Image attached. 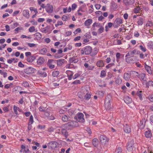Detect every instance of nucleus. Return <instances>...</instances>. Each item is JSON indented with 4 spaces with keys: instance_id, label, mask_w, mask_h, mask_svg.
<instances>
[{
    "instance_id": "obj_36",
    "label": "nucleus",
    "mask_w": 153,
    "mask_h": 153,
    "mask_svg": "<svg viewBox=\"0 0 153 153\" xmlns=\"http://www.w3.org/2000/svg\"><path fill=\"white\" fill-rule=\"evenodd\" d=\"M115 82L117 84L119 85L121 83L122 80L119 76H118L117 78H115Z\"/></svg>"
},
{
    "instance_id": "obj_16",
    "label": "nucleus",
    "mask_w": 153,
    "mask_h": 153,
    "mask_svg": "<svg viewBox=\"0 0 153 153\" xmlns=\"http://www.w3.org/2000/svg\"><path fill=\"white\" fill-rule=\"evenodd\" d=\"M74 123H76V122L71 121L68 123L67 124L65 125L64 126L65 127H66V129H69L73 127Z\"/></svg>"
},
{
    "instance_id": "obj_63",
    "label": "nucleus",
    "mask_w": 153,
    "mask_h": 153,
    "mask_svg": "<svg viewBox=\"0 0 153 153\" xmlns=\"http://www.w3.org/2000/svg\"><path fill=\"white\" fill-rule=\"evenodd\" d=\"M95 7L97 10H99L101 7V5L99 4H97L95 5Z\"/></svg>"
},
{
    "instance_id": "obj_55",
    "label": "nucleus",
    "mask_w": 153,
    "mask_h": 153,
    "mask_svg": "<svg viewBox=\"0 0 153 153\" xmlns=\"http://www.w3.org/2000/svg\"><path fill=\"white\" fill-rule=\"evenodd\" d=\"M139 47H140V49L143 51L144 52H145L146 51V49L145 47H144L142 45H140L139 46Z\"/></svg>"
},
{
    "instance_id": "obj_46",
    "label": "nucleus",
    "mask_w": 153,
    "mask_h": 153,
    "mask_svg": "<svg viewBox=\"0 0 153 153\" xmlns=\"http://www.w3.org/2000/svg\"><path fill=\"white\" fill-rule=\"evenodd\" d=\"M147 46L149 48H153V44L152 42L151 41L149 42L147 44Z\"/></svg>"
},
{
    "instance_id": "obj_50",
    "label": "nucleus",
    "mask_w": 153,
    "mask_h": 153,
    "mask_svg": "<svg viewBox=\"0 0 153 153\" xmlns=\"http://www.w3.org/2000/svg\"><path fill=\"white\" fill-rule=\"evenodd\" d=\"M35 28L34 26H31L30 27L29 29V31L30 32H33L35 31Z\"/></svg>"
},
{
    "instance_id": "obj_8",
    "label": "nucleus",
    "mask_w": 153,
    "mask_h": 153,
    "mask_svg": "<svg viewBox=\"0 0 153 153\" xmlns=\"http://www.w3.org/2000/svg\"><path fill=\"white\" fill-rule=\"evenodd\" d=\"M58 143L56 141H51L48 143V146L52 149H54L57 147Z\"/></svg>"
},
{
    "instance_id": "obj_37",
    "label": "nucleus",
    "mask_w": 153,
    "mask_h": 153,
    "mask_svg": "<svg viewBox=\"0 0 153 153\" xmlns=\"http://www.w3.org/2000/svg\"><path fill=\"white\" fill-rule=\"evenodd\" d=\"M142 91H138L136 93V95L138 96L141 100H142Z\"/></svg>"
},
{
    "instance_id": "obj_64",
    "label": "nucleus",
    "mask_w": 153,
    "mask_h": 153,
    "mask_svg": "<svg viewBox=\"0 0 153 153\" xmlns=\"http://www.w3.org/2000/svg\"><path fill=\"white\" fill-rule=\"evenodd\" d=\"M77 7L76 5L75 4H72L71 6V9L72 10H74Z\"/></svg>"
},
{
    "instance_id": "obj_32",
    "label": "nucleus",
    "mask_w": 153,
    "mask_h": 153,
    "mask_svg": "<svg viewBox=\"0 0 153 153\" xmlns=\"http://www.w3.org/2000/svg\"><path fill=\"white\" fill-rule=\"evenodd\" d=\"M145 68L146 70L149 74H152V71L151 70V68L150 66L146 65H145Z\"/></svg>"
},
{
    "instance_id": "obj_28",
    "label": "nucleus",
    "mask_w": 153,
    "mask_h": 153,
    "mask_svg": "<svg viewBox=\"0 0 153 153\" xmlns=\"http://www.w3.org/2000/svg\"><path fill=\"white\" fill-rule=\"evenodd\" d=\"M65 60L64 59H60L56 60L57 65L60 66L62 65L64 62Z\"/></svg>"
},
{
    "instance_id": "obj_17",
    "label": "nucleus",
    "mask_w": 153,
    "mask_h": 153,
    "mask_svg": "<svg viewBox=\"0 0 153 153\" xmlns=\"http://www.w3.org/2000/svg\"><path fill=\"white\" fill-rule=\"evenodd\" d=\"M22 15L24 16L27 19L29 18L30 16L29 11L27 10H23L22 11Z\"/></svg>"
},
{
    "instance_id": "obj_59",
    "label": "nucleus",
    "mask_w": 153,
    "mask_h": 153,
    "mask_svg": "<svg viewBox=\"0 0 153 153\" xmlns=\"http://www.w3.org/2000/svg\"><path fill=\"white\" fill-rule=\"evenodd\" d=\"M27 45L30 47H33L36 46V44L34 43H28Z\"/></svg>"
},
{
    "instance_id": "obj_22",
    "label": "nucleus",
    "mask_w": 153,
    "mask_h": 153,
    "mask_svg": "<svg viewBox=\"0 0 153 153\" xmlns=\"http://www.w3.org/2000/svg\"><path fill=\"white\" fill-rule=\"evenodd\" d=\"M36 59V57L34 56H31L27 57V61L29 62H32Z\"/></svg>"
},
{
    "instance_id": "obj_27",
    "label": "nucleus",
    "mask_w": 153,
    "mask_h": 153,
    "mask_svg": "<svg viewBox=\"0 0 153 153\" xmlns=\"http://www.w3.org/2000/svg\"><path fill=\"white\" fill-rule=\"evenodd\" d=\"M92 144L95 147H97L99 143V140H98L96 138H94L92 140Z\"/></svg>"
},
{
    "instance_id": "obj_9",
    "label": "nucleus",
    "mask_w": 153,
    "mask_h": 153,
    "mask_svg": "<svg viewBox=\"0 0 153 153\" xmlns=\"http://www.w3.org/2000/svg\"><path fill=\"white\" fill-rule=\"evenodd\" d=\"M123 2L126 6H129L133 4L135 2L134 0H123Z\"/></svg>"
},
{
    "instance_id": "obj_19",
    "label": "nucleus",
    "mask_w": 153,
    "mask_h": 153,
    "mask_svg": "<svg viewBox=\"0 0 153 153\" xmlns=\"http://www.w3.org/2000/svg\"><path fill=\"white\" fill-rule=\"evenodd\" d=\"M92 22V20L91 19H88L85 21L84 22V25L87 28L89 27L90 26Z\"/></svg>"
},
{
    "instance_id": "obj_33",
    "label": "nucleus",
    "mask_w": 153,
    "mask_h": 153,
    "mask_svg": "<svg viewBox=\"0 0 153 153\" xmlns=\"http://www.w3.org/2000/svg\"><path fill=\"white\" fill-rule=\"evenodd\" d=\"M47 51V49L46 48H44L41 49L39 51V52L41 54H45Z\"/></svg>"
},
{
    "instance_id": "obj_52",
    "label": "nucleus",
    "mask_w": 153,
    "mask_h": 153,
    "mask_svg": "<svg viewBox=\"0 0 153 153\" xmlns=\"http://www.w3.org/2000/svg\"><path fill=\"white\" fill-rule=\"evenodd\" d=\"M106 76V73L105 71L103 70L101 71L100 74V77H105Z\"/></svg>"
},
{
    "instance_id": "obj_34",
    "label": "nucleus",
    "mask_w": 153,
    "mask_h": 153,
    "mask_svg": "<svg viewBox=\"0 0 153 153\" xmlns=\"http://www.w3.org/2000/svg\"><path fill=\"white\" fill-rule=\"evenodd\" d=\"M84 66L85 68H87L89 70H92L94 68L93 66L89 65L88 63H86L84 64Z\"/></svg>"
},
{
    "instance_id": "obj_61",
    "label": "nucleus",
    "mask_w": 153,
    "mask_h": 153,
    "mask_svg": "<svg viewBox=\"0 0 153 153\" xmlns=\"http://www.w3.org/2000/svg\"><path fill=\"white\" fill-rule=\"evenodd\" d=\"M62 20L64 21H66L68 19V17L65 15H63L62 17Z\"/></svg>"
},
{
    "instance_id": "obj_23",
    "label": "nucleus",
    "mask_w": 153,
    "mask_h": 153,
    "mask_svg": "<svg viewBox=\"0 0 153 153\" xmlns=\"http://www.w3.org/2000/svg\"><path fill=\"white\" fill-rule=\"evenodd\" d=\"M45 60L43 57H40L37 60V62L38 65H42L43 64Z\"/></svg>"
},
{
    "instance_id": "obj_48",
    "label": "nucleus",
    "mask_w": 153,
    "mask_h": 153,
    "mask_svg": "<svg viewBox=\"0 0 153 153\" xmlns=\"http://www.w3.org/2000/svg\"><path fill=\"white\" fill-rule=\"evenodd\" d=\"M122 149L121 147H119L115 150V153H122Z\"/></svg>"
},
{
    "instance_id": "obj_62",
    "label": "nucleus",
    "mask_w": 153,
    "mask_h": 153,
    "mask_svg": "<svg viewBox=\"0 0 153 153\" xmlns=\"http://www.w3.org/2000/svg\"><path fill=\"white\" fill-rule=\"evenodd\" d=\"M12 85V83H10V84H7L5 85L4 87L5 88L8 89Z\"/></svg>"
},
{
    "instance_id": "obj_6",
    "label": "nucleus",
    "mask_w": 153,
    "mask_h": 153,
    "mask_svg": "<svg viewBox=\"0 0 153 153\" xmlns=\"http://www.w3.org/2000/svg\"><path fill=\"white\" fill-rule=\"evenodd\" d=\"M123 23V20L120 18H117L115 20L113 24V26L115 28H117L120 26V24Z\"/></svg>"
},
{
    "instance_id": "obj_38",
    "label": "nucleus",
    "mask_w": 153,
    "mask_h": 153,
    "mask_svg": "<svg viewBox=\"0 0 153 153\" xmlns=\"http://www.w3.org/2000/svg\"><path fill=\"white\" fill-rule=\"evenodd\" d=\"M145 135L147 138H150L152 136V134L150 131H148L145 132Z\"/></svg>"
},
{
    "instance_id": "obj_43",
    "label": "nucleus",
    "mask_w": 153,
    "mask_h": 153,
    "mask_svg": "<svg viewBox=\"0 0 153 153\" xmlns=\"http://www.w3.org/2000/svg\"><path fill=\"white\" fill-rule=\"evenodd\" d=\"M59 74V72L58 71H53L52 73V75L53 77L57 76Z\"/></svg>"
},
{
    "instance_id": "obj_3",
    "label": "nucleus",
    "mask_w": 153,
    "mask_h": 153,
    "mask_svg": "<svg viewBox=\"0 0 153 153\" xmlns=\"http://www.w3.org/2000/svg\"><path fill=\"white\" fill-rule=\"evenodd\" d=\"M88 89H87L84 87H82L81 88L80 92L78 93V95L80 98H82L88 92Z\"/></svg>"
},
{
    "instance_id": "obj_10",
    "label": "nucleus",
    "mask_w": 153,
    "mask_h": 153,
    "mask_svg": "<svg viewBox=\"0 0 153 153\" xmlns=\"http://www.w3.org/2000/svg\"><path fill=\"white\" fill-rule=\"evenodd\" d=\"M35 69L31 67H29L24 70V72L27 74H29L34 72Z\"/></svg>"
},
{
    "instance_id": "obj_39",
    "label": "nucleus",
    "mask_w": 153,
    "mask_h": 153,
    "mask_svg": "<svg viewBox=\"0 0 153 153\" xmlns=\"http://www.w3.org/2000/svg\"><path fill=\"white\" fill-rule=\"evenodd\" d=\"M141 9V8L140 7L137 6L134 9V12L136 13H138Z\"/></svg>"
},
{
    "instance_id": "obj_2",
    "label": "nucleus",
    "mask_w": 153,
    "mask_h": 153,
    "mask_svg": "<svg viewBox=\"0 0 153 153\" xmlns=\"http://www.w3.org/2000/svg\"><path fill=\"white\" fill-rule=\"evenodd\" d=\"M111 98L110 96H107L105 101V106L106 109H109L111 108Z\"/></svg>"
},
{
    "instance_id": "obj_41",
    "label": "nucleus",
    "mask_w": 153,
    "mask_h": 153,
    "mask_svg": "<svg viewBox=\"0 0 153 153\" xmlns=\"http://www.w3.org/2000/svg\"><path fill=\"white\" fill-rule=\"evenodd\" d=\"M35 36L37 39H39L42 37L41 34L39 33H37L34 34Z\"/></svg>"
},
{
    "instance_id": "obj_42",
    "label": "nucleus",
    "mask_w": 153,
    "mask_h": 153,
    "mask_svg": "<svg viewBox=\"0 0 153 153\" xmlns=\"http://www.w3.org/2000/svg\"><path fill=\"white\" fill-rule=\"evenodd\" d=\"M143 22H144L143 19L141 18H140L137 23L139 25H141L143 23Z\"/></svg>"
},
{
    "instance_id": "obj_53",
    "label": "nucleus",
    "mask_w": 153,
    "mask_h": 153,
    "mask_svg": "<svg viewBox=\"0 0 153 153\" xmlns=\"http://www.w3.org/2000/svg\"><path fill=\"white\" fill-rule=\"evenodd\" d=\"M97 92L101 97H102L104 94V92L102 91H98Z\"/></svg>"
},
{
    "instance_id": "obj_31",
    "label": "nucleus",
    "mask_w": 153,
    "mask_h": 153,
    "mask_svg": "<svg viewBox=\"0 0 153 153\" xmlns=\"http://www.w3.org/2000/svg\"><path fill=\"white\" fill-rule=\"evenodd\" d=\"M102 26V25H100V23L95 22L93 23L92 25L93 30H95V27H96L99 28L100 27V26Z\"/></svg>"
},
{
    "instance_id": "obj_51",
    "label": "nucleus",
    "mask_w": 153,
    "mask_h": 153,
    "mask_svg": "<svg viewBox=\"0 0 153 153\" xmlns=\"http://www.w3.org/2000/svg\"><path fill=\"white\" fill-rule=\"evenodd\" d=\"M153 25V24L152 22L151 21H148L146 24V27L147 26H149V27H151Z\"/></svg>"
},
{
    "instance_id": "obj_18",
    "label": "nucleus",
    "mask_w": 153,
    "mask_h": 153,
    "mask_svg": "<svg viewBox=\"0 0 153 153\" xmlns=\"http://www.w3.org/2000/svg\"><path fill=\"white\" fill-rule=\"evenodd\" d=\"M124 130L126 133H129L131 132V129L129 125L126 124L124 126Z\"/></svg>"
},
{
    "instance_id": "obj_29",
    "label": "nucleus",
    "mask_w": 153,
    "mask_h": 153,
    "mask_svg": "<svg viewBox=\"0 0 153 153\" xmlns=\"http://www.w3.org/2000/svg\"><path fill=\"white\" fill-rule=\"evenodd\" d=\"M18 61V59L15 58H12L10 59L7 60V62L9 64H11L12 62H13L16 63Z\"/></svg>"
},
{
    "instance_id": "obj_7",
    "label": "nucleus",
    "mask_w": 153,
    "mask_h": 153,
    "mask_svg": "<svg viewBox=\"0 0 153 153\" xmlns=\"http://www.w3.org/2000/svg\"><path fill=\"white\" fill-rule=\"evenodd\" d=\"M46 11L48 13H51L53 12V6L50 4H47L46 6Z\"/></svg>"
},
{
    "instance_id": "obj_5",
    "label": "nucleus",
    "mask_w": 153,
    "mask_h": 153,
    "mask_svg": "<svg viewBox=\"0 0 153 153\" xmlns=\"http://www.w3.org/2000/svg\"><path fill=\"white\" fill-rule=\"evenodd\" d=\"M56 63V61L53 59H49L48 60L47 65L49 68L52 69L55 67V64Z\"/></svg>"
},
{
    "instance_id": "obj_13",
    "label": "nucleus",
    "mask_w": 153,
    "mask_h": 153,
    "mask_svg": "<svg viewBox=\"0 0 153 153\" xmlns=\"http://www.w3.org/2000/svg\"><path fill=\"white\" fill-rule=\"evenodd\" d=\"M84 51L85 55H89L91 53L92 51V48L90 46H86L84 48Z\"/></svg>"
},
{
    "instance_id": "obj_26",
    "label": "nucleus",
    "mask_w": 153,
    "mask_h": 153,
    "mask_svg": "<svg viewBox=\"0 0 153 153\" xmlns=\"http://www.w3.org/2000/svg\"><path fill=\"white\" fill-rule=\"evenodd\" d=\"M70 117L66 115H63L62 117V120L64 122H67L70 120Z\"/></svg>"
},
{
    "instance_id": "obj_57",
    "label": "nucleus",
    "mask_w": 153,
    "mask_h": 153,
    "mask_svg": "<svg viewBox=\"0 0 153 153\" xmlns=\"http://www.w3.org/2000/svg\"><path fill=\"white\" fill-rule=\"evenodd\" d=\"M149 100L152 102H153V94L149 95L148 97Z\"/></svg>"
},
{
    "instance_id": "obj_1",
    "label": "nucleus",
    "mask_w": 153,
    "mask_h": 153,
    "mask_svg": "<svg viewBox=\"0 0 153 153\" xmlns=\"http://www.w3.org/2000/svg\"><path fill=\"white\" fill-rule=\"evenodd\" d=\"M59 127L61 128V129H57L56 130L57 133L62 134L66 137H67L68 135V133L67 131V129H66V127H65V126L63 125H62Z\"/></svg>"
},
{
    "instance_id": "obj_35",
    "label": "nucleus",
    "mask_w": 153,
    "mask_h": 153,
    "mask_svg": "<svg viewBox=\"0 0 153 153\" xmlns=\"http://www.w3.org/2000/svg\"><path fill=\"white\" fill-rule=\"evenodd\" d=\"M139 77H140L143 81H146V74L144 73H141L140 75V76H139Z\"/></svg>"
},
{
    "instance_id": "obj_45",
    "label": "nucleus",
    "mask_w": 153,
    "mask_h": 153,
    "mask_svg": "<svg viewBox=\"0 0 153 153\" xmlns=\"http://www.w3.org/2000/svg\"><path fill=\"white\" fill-rule=\"evenodd\" d=\"M104 30V28L102 26H100V27H99V29L98 30L97 32L99 33H102Z\"/></svg>"
},
{
    "instance_id": "obj_4",
    "label": "nucleus",
    "mask_w": 153,
    "mask_h": 153,
    "mask_svg": "<svg viewBox=\"0 0 153 153\" xmlns=\"http://www.w3.org/2000/svg\"><path fill=\"white\" fill-rule=\"evenodd\" d=\"M76 119L77 121L81 123H83L85 121L84 118V114L81 113H79L77 114Z\"/></svg>"
},
{
    "instance_id": "obj_60",
    "label": "nucleus",
    "mask_w": 153,
    "mask_h": 153,
    "mask_svg": "<svg viewBox=\"0 0 153 153\" xmlns=\"http://www.w3.org/2000/svg\"><path fill=\"white\" fill-rule=\"evenodd\" d=\"M80 83V81L79 80H76L74 81L72 84H77Z\"/></svg>"
},
{
    "instance_id": "obj_40",
    "label": "nucleus",
    "mask_w": 153,
    "mask_h": 153,
    "mask_svg": "<svg viewBox=\"0 0 153 153\" xmlns=\"http://www.w3.org/2000/svg\"><path fill=\"white\" fill-rule=\"evenodd\" d=\"M69 61L71 63H76L78 62V60L77 59H75L74 57H73L70 59Z\"/></svg>"
},
{
    "instance_id": "obj_20",
    "label": "nucleus",
    "mask_w": 153,
    "mask_h": 153,
    "mask_svg": "<svg viewBox=\"0 0 153 153\" xmlns=\"http://www.w3.org/2000/svg\"><path fill=\"white\" fill-rule=\"evenodd\" d=\"M146 120L144 118L143 119L140 121L139 125L140 128H143L145 125Z\"/></svg>"
},
{
    "instance_id": "obj_47",
    "label": "nucleus",
    "mask_w": 153,
    "mask_h": 153,
    "mask_svg": "<svg viewBox=\"0 0 153 153\" xmlns=\"http://www.w3.org/2000/svg\"><path fill=\"white\" fill-rule=\"evenodd\" d=\"M132 74L134 75L135 77L137 76L139 77V76H140V74H139L138 73L135 71H132Z\"/></svg>"
},
{
    "instance_id": "obj_56",
    "label": "nucleus",
    "mask_w": 153,
    "mask_h": 153,
    "mask_svg": "<svg viewBox=\"0 0 153 153\" xmlns=\"http://www.w3.org/2000/svg\"><path fill=\"white\" fill-rule=\"evenodd\" d=\"M22 29V27H18L16 29H15L14 30V31H15V33H17L19 31V30H21Z\"/></svg>"
},
{
    "instance_id": "obj_12",
    "label": "nucleus",
    "mask_w": 153,
    "mask_h": 153,
    "mask_svg": "<svg viewBox=\"0 0 153 153\" xmlns=\"http://www.w3.org/2000/svg\"><path fill=\"white\" fill-rule=\"evenodd\" d=\"M41 30L42 32L45 33H50L51 31V30L50 29V26L48 25L45 27L42 28Z\"/></svg>"
},
{
    "instance_id": "obj_21",
    "label": "nucleus",
    "mask_w": 153,
    "mask_h": 153,
    "mask_svg": "<svg viewBox=\"0 0 153 153\" xmlns=\"http://www.w3.org/2000/svg\"><path fill=\"white\" fill-rule=\"evenodd\" d=\"M130 76L131 74L130 73H126L124 75V79L126 81L130 79Z\"/></svg>"
},
{
    "instance_id": "obj_30",
    "label": "nucleus",
    "mask_w": 153,
    "mask_h": 153,
    "mask_svg": "<svg viewBox=\"0 0 153 153\" xmlns=\"http://www.w3.org/2000/svg\"><path fill=\"white\" fill-rule=\"evenodd\" d=\"M97 65L100 67H103L104 65L103 61L102 60L98 61L97 63Z\"/></svg>"
},
{
    "instance_id": "obj_25",
    "label": "nucleus",
    "mask_w": 153,
    "mask_h": 153,
    "mask_svg": "<svg viewBox=\"0 0 153 153\" xmlns=\"http://www.w3.org/2000/svg\"><path fill=\"white\" fill-rule=\"evenodd\" d=\"M124 101L126 104H130L131 102V99L129 97H125L124 99Z\"/></svg>"
},
{
    "instance_id": "obj_11",
    "label": "nucleus",
    "mask_w": 153,
    "mask_h": 153,
    "mask_svg": "<svg viewBox=\"0 0 153 153\" xmlns=\"http://www.w3.org/2000/svg\"><path fill=\"white\" fill-rule=\"evenodd\" d=\"M140 52L139 51H137L136 49H134L132 51H130L128 52L126 54L125 57H126L128 56H133L136 53H137V54H138Z\"/></svg>"
},
{
    "instance_id": "obj_14",
    "label": "nucleus",
    "mask_w": 153,
    "mask_h": 153,
    "mask_svg": "<svg viewBox=\"0 0 153 153\" xmlns=\"http://www.w3.org/2000/svg\"><path fill=\"white\" fill-rule=\"evenodd\" d=\"M134 141L131 140L128 143L127 147V149L129 151H131L133 148Z\"/></svg>"
},
{
    "instance_id": "obj_54",
    "label": "nucleus",
    "mask_w": 153,
    "mask_h": 153,
    "mask_svg": "<svg viewBox=\"0 0 153 153\" xmlns=\"http://www.w3.org/2000/svg\"><path fill=\"white\" fill-rule=\"evenodd\" d=\"M22 85L25 87H29V84L28 82H24L22 84Z\"/></svg>"
},
{
    "instance_id": "obj_49",
    "label": "nucleus",
    "mask_w": 153,
    "mask_h": 153,
    "mask_svg": "<svg viewBox=\"0 0 153 153\" xmlns=\"http://www.w3.org/2000/svg\"><path fill=\"white\" fill-rule=\"evenodd\" d=\"M33 122V116L31 115L30 117L28 123L32 124Z\"/></svg>"
},
{
    "instance_id": "obj_44",
    "label": "nucleus",
    "mask_w": 153,
    "mask_h": 153,
    "mask_svg": "<svg viewBox=\"0 0 153 153\" xmlns=\"http://www.w3.org/2000/svg\"><path fill=\"white\" fill-rule=\"evenodd\" d=\"M84 97L85 98L86 100H88L91 98V95L90 94H89L88 92L85 95Z\"/></svg>"
},
{
    "instance_id": "obj_24",
    "label": "nucleus",
    "mask_w": 153,
    "mask_h": 153,
    "mask_svg": "<svg viewBox=\"0 0 153 153\" xmlns=\"http://www.w3.org/2000/svg\"><path fill=\"white\" fill-rule=\"evenodd\" d=\"M38 74L40 76L43 77H46L47 76V73L45 72L42 71H38Z\"/></svg>"
},
{
    "instance_id": "obj_15",
    "label": "nucleus",
    "mask_w": 153,
    "mask_h": 153,
    "mask_svg": "<svg viewBox=\"0 0 153 153\" xmlns=\"http://www.w3.org/2000/svg\"><path fill=\"white\" fill-rule=\"evenodd\" d=\"M109 140V139L105 136L101 135L100 136V140L102 143H106L107 142H108Z\"/></svg>"
},
{
    "instance_id": "obj_58",
    "label": "nucleus",
    "mask_w": 153,
    "mask_h": 153,
    "mask_svg": "<svg viewBox=\"0 0 153 153\" xmlns=\"http://www.w3.org/2000/svg\"><path fill=\"white\" fill-rule=\"evenodd\" d=\"M18 108V107H17L15 105H14L13 106L14 111L16 114H18V112H17Z\"/></svg>"
}]
</instances>
